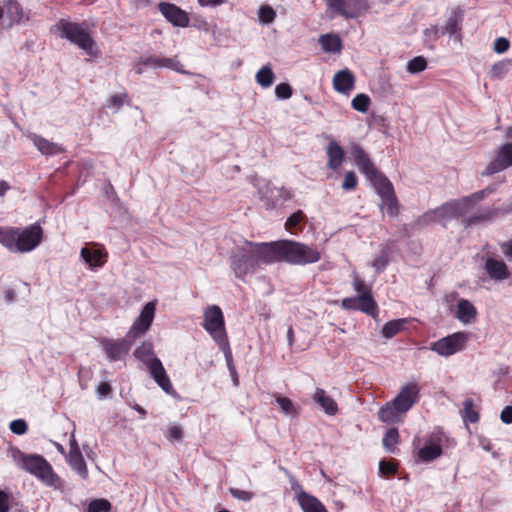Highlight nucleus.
<instances>
[{"label":"nucleus","mask_w":512,"mask_h":512,"mask_svg":"<svg viewBox=\"0 0 512 512\" xmlns=\"http://www.w3.org/2000/svg\"><path fill=\"white\" fill-rule=\"evenodd\" d=\"M9 428L12 433L16 435H23L27 432L28 425L24 419H16L10 423Z\"/></svg>","instance_id":"obj_48"},{"label":"nucleus","mask_w":512,"mask_h":512,"mask_svg":"<svg viewBox=\"0 0 512 512\" xmlns=\"http://www.w3.org/2000/svg\"><path fill=\"white\" fill-rule=\"evenodd\" d=\"M204 329L211 335L214 341L225 352L226 358L231 356L228 337L225 331L224 317L217 305L209 306L204 313Z\"/></svg>","instance_id":"obj_7"},{"label":"nucleus","mask_w":512,"mask_h":512,"mask_svg":"<svg viewBox=\"0 0 512 512\" xmlns=\"http://www.w3.org/2000/svg\"><path fill=\"white\" fill-rule=\"evenodd\" d=\"M105 255L102 253L101 250H91L87 247H83L81 249V257L82 259L89 264L90 267H98L102 266L104 263L103 257Z\"/></svg>","instance_id":"obj_31"},{"label":"nucleus","mask_w":512,"mask_h":512,"mask_svg":"<svg viewBox=\"0 0 512 512\" xmlns=\"http://www.w3.org/2000/svg\"><path fill=\"white\" fill-rule=\"evenodd\" d=\"M379 471L384 475H393L396 472V467L392 463L381 461L379 463Z\"/></svg>","instance_id":"obj_58"},{"label":"nucleus","mask_w":512,"mask_h":512,"mask_svg":"<svg viewBox=\"0 0 512 512\" xmlns=\"http://www.w3.org/2000/svg\"><path fill=\"white\" fill-rule=\"evenodd\" d=\"M260 200L267 209H274L292 198L290 190L283 186H276L271 182L259 189Z\"/></svg>","instance_id":"obj_10"},{"label":"nucleus","mask_w":512,"mask_h":512,"mask_svg":"<svg viewBox=\"0 0 512 512\" xmlns=\"http://www.w3.org/2000/svg\"><path fill=\"white\" fill-rule=\"evenodd\" d=\"M442 453L439 445H426L418 451V457L424 462H431L438 458Z\"/></svg>","instance_id":"obj_35"},{"label":"nucleus","mask_w":512,"mask_h":512,"mask_svg":"<svg viewBox=\"0 0 512 512\" xmlns=\"http://www.w3.org/2000/svg\"><path fill=\"white\" fill-rule=\"evenodd\" d=\"M439 37V29L437 26H431L424 30V42L432 43L436 41Z\"/></svg>","instance_id":"obj_54"},{"label":"nucleus","mask_w":512,"mask_h":512,"mask_svg":"<svg viewBox=\"0 0 512 512\" xmlns=\"http://www.w3.org/2000/svg\"><path fill=\"white\" fill-rule=\"evenodd\" d=\"M125 100H128V95L126 93H123L120 95L111 96L110 99L108 100V102H109V105L112 104L117 109H119L123 105Z\"/></svg>","instance_id":"obj_57"},{"label":"nucleus","mask_w":512,"mask_h":512,"mask_svg":"<svg viewBox=\"0 0 512 512\" xmlns=\"http://www.w3.org/2000/svg\"><path fill=\"white\" fill-rule=\"evenodd\" d=\"M304 219H305V214L301 210H298L288 217V219L285 223V226L287 229H292V228L296 227Z\"/></svg>","instance_id":"obj_53"},{"label":"nucleus","mask_w":512,"mask_h":512,"mask_svg":"<svg viewBox=\"0 0 512 512\" xmlns=\"http://www.w3.org/2000/svg\"><path fill=\"white\" fill-rule=\"evenodd\" d=\"M511 66H512V60H503V61H499V62L495 63L489 71L490 78H492V79L503 78L508 73Z\"/></svg>","instance_id":"obj_38"},{"label":"nucleus","mask_w":512,"mask_h":512,"mask_svg":"<svg viewBox=\"0 0 512 512\" xmlns=\"http://www.w3.org/2000/svg\"><path fill=\"white\" fill-rule=\"evenodd\" d=\"M10 510L9 495L0 490V512H8Z\"/></svg>","instance_id":"obj_60"},{"label":"nucleus","mask_w":512,"mask_h":512,"mask_svg":"<svg viewBox=\"0 0 512 512\" xmlns=\"http://www.w3.org/2000/svg\"><path fill=\"white\" fill-rule=\"evenodd\" d=\"M230 494L238 500L248 502L254 497V493L246 490H241L238 488H230L229 489Z\"/></svg>","instance_id":"obj_51"},{"label":"nucleus","mask_w":512,"mask_h":512,"mask_svg":"<svg viewBox=\"0 0 512 512\" xmlns=\"http://www.w3.org/2000/svg\"><path fill=\"white\" fill-rule=\"evenodd\" d=\"M67 462L83 479H88L87 466L79 449H70Z\"/></svg>","instance_id":"obj_26"},{"label":"nucleus","mask_w":512,"mask_h":512,"mask_svg":"<svg viewBox=\"0 0 512 512\" xmlns=\"http://www.w3.org/2000/svg\"><path fill=\"white\" fill-rule=\"evenodd\" d=\"M276 402L278 403V405L280 406V408L282 409V411L285 414L292 415V414L296 413L294 404H293V402L289 398L282 397V396H277L276 397Z\"/></svg>","instance_id":"obj_47"},{"label":"nucleus","mask_w":512,"mask_h":512,"mask_svg":"<svg viewBox=\"0 0 512 512\" xmlns=\"http://www.w3.org/2000/svg\"><path fill=\"white\" fill-rule=\"evenodd\" d=\"M475 206L468 196L451 200L435 209V213L441 219L460 218L467 215Z\"/></svg>","instance_id":"obj_12"},{"label":"nucleus","mask_w":512,"mask_h":512,"mask_svg":"<svg viewBox=\"0 0 512 512\" xmlns=\"http://www.w3.org/2000/svg\"><path fill=\"white\" fill-rule=\"evenodd\" d=\"M292 491L297 495V500L304 512H328L325 506L313 495L303 491L298 480L288 474Z\"/></svg>","instance_id":"obj_13"},{"label":"nucleus","mask_w":512,"mask_h":512,"mask_svg":"<svg viewBox=\"0 0 512 512\" xmlns=\"http://www.w3.org/2000/svg\"><path fill=\"white\" fill-rule=\"evenodd\" d=\"M388 263V254L386 251H382L381 254L374 259L372 266L376 269L377 272H382Z\"/></svg>","instance_id":"obj_52"},{"label":"nucleus","mask_w":512,"mask_h":512,"mask_svg":"<svg viewBox=\"0 0 512 512\" xmlns=\"http://www.w3.org/2000/svg\"><path fill=\"white\" fill-rule=\"evenodd\" d=\"M10 454L12 459L20 465L22 469L37 477L45 485L56 487L59 477L43 456L38 454H25L18 447H11Z\"/></svg>","instance_id":"obj_4"},{"label":"nucleus","mask_w":512,"mask_h":512,"mask_svg":"<svg viewBox=\"0 0 512 512\" xmlns=\"http://www.w3.org/2000/svg\"><path fill=\"white\" fill-rule=\"evenodd\" d=\"M354 289L359 293L358 296H366L369 298H373L370 292V289L365 284L364 280L359 277L354 278L353 282Z\"/></svg>","instance_id":"obj_50"},{"label":"nucleus","mask_w":512,"mask_h":512,"mask_svg":"<svg viewBox=\"0 0 512 512\" xmlns=\"http://www.w3.org/2000/svg\"><path fill=\"white\" fill-rule=\"evenodd\" d=\"M329 9L345 19H355L366 9L365 0H325Z\"/></svg>","instance_id":"obj_15"},{"label":"nucleus","mask_w":512,"mask_h":512,"mask_svg":"<svg viewBox=\"0 0 512 512\" xmlns=\"http://www.w3.org/2000/svg\"><path fill=\"white\" fill-rule=\"evenodd\" d=\"M137 338L131 335L128 331L124 338L114 340L109 338H102L100 343L105 351L107 357L111 361L122 360L128 355L132 345Z\"/></svg>","instance_id":"obj_9"},{"label":"nucleus","mask_w":512,"mask_h":512,"mask_svg":"<svg viewBox=\"0 0 512 512\" xmlns=\"http://www.w3.org/2000/svg\"><path fill=\"white\" fill-rule=\"evenodd\" d=\"M501 251L505 257L512 261V239L500 244Z\"/></svg>","instance_id":"obj_63"},{"label":"nucleus","mask_w":512,"mask_h":512,"mask_svg":"<svg viewBox=\"0 0 512 512\" xmlns=\"http://www.w3.org/2000/svg\"><path fill=\"white\" fill-rule=\"evenodd\" d=\"M476 315V308L470 301L466 299H460L458 301L456 317L460 322L464 324L471 323L475 319Z\"/></svg>","instance_id":"obj_28"},{"label":"nucleus","mask_w":512,"mask_h":512,"mask_svg":"<svg viewBox=\"0 0 512 512\" xmlns=\"http://www.w3.org/2000/svg\"><path fill=\"white\" fill-rule=\"evenodd\" d=\"M370 102H371L370 98L366 94L360 93V94H357L352 99L351 105H352L353 109H355L356 111L365 113L369 109Z\"/></svg>","instance_id":"obj_42"},{"label":"nucleus","mask_w":512,"mask_h":512,"mask_svg":"<svg viewBox=\"0 0 512 512\" xmlns=\"http://www.w3.org/2000/svg\"><path fill=\"white\" fill-rule=\"evenodd\" d=\"M468 197L470 198L473 205L475 206L477 203L483 201L486 197H488V195L486 194L485 190L482 189V190L476 191V192L468 195Z\"/></svg>","instance_id":"obj_61"},{"label":"nucleus","mask_w":512,"mask_h":512,"mask_svg":"<svg viewBox=\"0 0 512 512\" xmlns=\"http://www.w3.org/2000/svg\"><path fill=\"white\" fill-rule=\"evenodd\" d=\"M112 508L111 503L104 498L94 499L88 505V512H109Z\"/></svg>","instance_id":"obj_43"},{"label":"nucleus","mask_w":512,"mask_h":512,"mask_svg":"<svg viewBox=\"0 0 512 512\" xmlns=\"http://www.w3.org/2000/svg\"><path fill=\"white\" fill-rule=\"evenodd\" d=\"M270 243H253L246 241L244 245L236 246L230 254L229 263L236 278L245 281L248 274L257 271L260 264L275 262Z\"/></svg>","instance_id":"obj_1"},{"label":"nucleus","mask_w":512,"mask_h":512,"mask_svg":"<svg viewBox=\"0 0 512 512\" xmlns=\"http://www.w3.org/2000/svg\"><path fill=\"white\" fill-rule=\"evenodd\" d=\"M32 139L34 145L42 154L56 155L64 151V149L58 144L50 142L41 136L34 135Z\"/></svg>","instance_id":"obj_30"},{"label":"nucleus","mask_w":512,"mask_h":512,"mask_svg":"<svg viewBox=\"0 0 512 512\" xmlns=\"http://www.w3.org/2000/svg\"><path fill=\"white\" fill-rule=\"evenodd\" d=\"M511 166L512 142H507L499 148L495 158L487 164L485 171L482 174L485 176H490Z\"/></svg>","instance_id":"obj_16"},{"label":"nucleus","mask_w":512,"mask_h":512,"mask_svg":"<svg viewBox=\"0 0 512 512\" xmlns=\"http://www.w3.org/2000/svg\"><path fill=\"white\" fill-rule=\"evenodd\" d=\"M2 8L10 20V25L19 24L25 18L24 10L17 0H4Z\"/></svg>","instance_id":"obj_25"},{"label":"nucleus","mask_w":512,"mask_h":512,"mask_svg":"<svg viewBox=\"0 0 512 512\" xmlns=\"http://www.w3.org/2000/svg\"><path fill=\"white\" fill-rule=\"evenodd\" d=\"M500 419L505 424H511L512 423V406H506L501 411Z\"/></svg>","instance_id":"obj_62"},{"label":"nucleus","mask_w":512,"mask_h":512,"mask_svg":"<svg viewBox=\"0 0 512 512\" xmlns=\"http://www.w3.org/2000/svg\"><path fill=\"white\" fill-rule=\"evenodd\" d=\"M159 10L165 19L173 26L184 28L189 25L190 19L188 14L175 4L161 2L159 4Z\"/></svg>","instance_id":"obj_18"},{"label":"nucleus","mask_w":512,"mask_h":512,"mask_svg":"<svg viewBox=\"0 0 512 512\" xmlns=\"http://www.w3.org/2000/svg\"><path fill=\"white\" fill-rule=\"evenodd\" d=\"M510 43L508 39L499 37L494 42V51L498 54H502L509 49Z\"/></svg>","instance_id":"obj_55"},{"label":"nucleus","mask_w":512,"mask_h":512,"mask_svg":"<svg viewBox=\"0 0 512 512\" xmlns=\"http://www.w3.org/2000/svg\"><path fill=\"white\" fill-rule=\"evenodd\" d=\"M380 209L386 211L390 217H396L399 213L398 201L395 194L382 199Z\"/></svg>","instance_id":"obj_40"},{"label":"nucleus","mask_w":512,"mask_h":512,"mask_svg":"<svg viewBox=\"0 0 512 512\" xmlns=\"http://www.w3.org/2000/svg\"><path fill=\"white\" fill-rule=\"evenodd\" d=\"M326 152L328 156V168L332 170L338 169L344 159V150L342 147L336 141H331L326 148Z\"/></svg>","instance_id":"obj_27"},{"label":"nucleus","mask_w":512,"mask_h":512,"mask_svg":"<svg viewBox=\"0 0 512 512\" xmlns=\"http://www.w3.org/2000/svg\"><path fill=\"white\" fill-rule=\"evenodd\" d=\"M355 85V77L348 69L338 71L333 78L334 89L343 94H349Z\"/></svg>","instance_id":"obj_23"},{"label":"nucleus","mask_w":512,"mask_h":512,"mask_svg":"<svg viewBox=\"0 0 512 512\" xmlns=\"http://www.w3.org/2000/svg\"><path fill=\"white\" fill-rule=\"evenodd\" d=\"M112 391L111 385L107 382H101L97 388V392L99 396L106 397L108 396Z\"/></svg>","instance_id":"obj_64"},{"label":"nucleus","mask_w":512,"mask_h":512,"mask_svg":"<svg viewBox=\"0 0 512 512\" xmlns=\"http://www.w3.org/2000/svg\"><path fill=\"white\" fill-rule=\"evenodd\" d=\"M499 217L497 207H480L476 212L463 219L465 227H472L482 223H489Z\"/></svg>","instance_id":"obj_20"},{"label":"nucleus","mask_w":512,"mask_h":512,"mask_svg":"<svg viewBox=\"0 0 512 512\" xmlns=\"http://www.w3.org/2000/svg\"><path fill=\"white\" fill-rule=\"evenodd\" d=\"M42 238L43 230L38 223H34L21 231L16 229V252L32 251L41 243Z\"/></svg>","instance_id":"obj_11"},{"label":"nucleus","mask_w":512,"mask_h":512,"mask_svg":"<svg viewBox=\"0 0 512 512\" xmlns=\"http://www.w3.org/2000/svg\"><path fill=\"white\" fill-rule=\"evenodd\" d=\"M435 216H438L436 213H435V210L432 211V212H426L424 213L422 216H420L417 220V223L419 225H422V226H427L429 225L431 222L434 221V217Z\"/></svg>","instance_id":"obj_59"},{"label":"nucleus","mask_w":512,"mask_h":512,"mask_svg":"<svg viewBox=\"0 0 512 512\" xmlns=\"http://www.w3.org/2000/svg\"><path fill=\"white\" fill-rule=\"evenodd\" d=\"M402 414V411L396 405H393V401L386 403L378 411L379 420L384 423H396L400 421Z\"/></svg>","instance_id":"obj_29"},{"label":"nucleus","mask_w":512,"mask_h":512,"mask_svg":"<svg viewBox=\"0 0 512 512\" xmlns=\"http://www.w3.org/2000/svg\"><path fill=\"white\" fill-rule=\"evenodd\" d=\"M151 67L154 69L169 68L179 73H186L182 69V64L177 57L167 58L158 55H150L147 57H141L136 68V73L142 74L144 68Z\"/></svg>","instance_id":"obj_14"},{"label":"nucleus","mask_w":512,"mask_h":512,"mask_svg":"<svg viewBox=\"0 0 512 512\" xmlns=\"http://www.w3.org/2000/svg\"><path fill=\"white\" fill-rule=\"evenodd\" d=\"M155 314V304L153 302H148L142 309L139 317L135 320L129 332L131 335L135 336V338H139L151 326Z\"/></svg>","instance_id":"obj_19"},{"label":"nucleus","mask_w":512,"mask_h":512,"mask_svg":"<svg viewBox=\"0 0 512 512\" xmlns=\"http://www.w3.org/2000/svg\"><path fill=\"white\" fill-rule=\"evenodd\" d=\"M258 16L263 24H270L274 21L276 17V12L271 6L264 5L260 7Z\"/></svg>","instance_id":"obj_45"},{"label":"nucleus","mask_w":512,"mask_h":512,"mask_svg":"<svg viewBox=\"0 0 512 512\" xmlns=\"http://www.w3.org/2000/svg\"><path fill=\"white\" fill-rule=\"evenodd\" d=\"M313 400L321 407V409L329 416H334L338 412L336 401L322 388H316L313 394Z\"/></svg>","instance_id":"obj_24"},{"label":"nucleus","mask_w":512,"mask_h":512,"mask_svg":"<svg viewBox=\"0 0 512 512\" xmlns=\"http://www.w3.org/2000/svg\"><path fill=\"white\" fill-rule=\"evenodd\" d=\"M426 66H427L426 59L422 56H417L408 62L407 70L411 74H416V73H419V72H422L423 70H425Z\"/></svg>","instance_id":"obj_44"},{"label":"nucleus","mask_w":512,"mask_h":512,"mask_svg":"<svg viewBox=\"0 0 512 512\" xmlns=\"http://www.w3.org/2000/svg\"><path fill=\"white\" fill-rule=\"evenodd\" d=\"M319 41L325 52L337 53L342 48L341 39L337 35L325 34Z\"/></svg>","instance_id":"obj_32"},{"label":"nucleus","mask_w":512,"mask_h":512,"mask_svg":"<svg viewBox=\"0 0 512 512\" xmlns=\"http://www.w3.org/2000/svg\"><path fill=\"white\" fill-rule=\"evenodd\" d=\"M166 437H167L169 440H175V441H179V440H181V439H182V437H183V431H182V428H181L180 426H177V425L171 426V427L167 430Z\"/></svg>","instance_id":"obj_56"},{"label":"nucleus","mask_w":512,"mask_h":512,"mask_svg":"<svg viewBox=\"0 0 512 512\" xmlns=\"http://www.w3.org/2000/svg\"><path fill=\"white\" fill-rule=\"evenodd\" d=\"M419 387L416 383L410 382L405 384L392 400L402 413H406L418 401Z\"/></svg>","instance_id":"obj_17"},{"label":"nucleus","mask_w":512,"mask_h":512,"mask_svg":"<svg viewBox=\"0 0 512 512\" xmlns=\"http://www.w3.org/2000/svg\"><path fill=\"white\" fill-rule=\"evenodd\" d=\"M351 157L359 171L375 188L377 194L383 199L395 194L391 181L375 167L366 151L356 143L350 147Z\"/></svg>","instance_id":"obj_3"},{"label":"nucleus","mask_w":512,"mask_h":512,"mask_svg":"<svg viewBox=\"0 0 512 512\" xmlns=\"http://www.w3.org/2000/svg\"><path fill=\"white\" fill-rule=\"evenodd\" d=\"M342 307L349 310H360L369 315H374L377 309L374 299L366 296L344 298Z\"/></svg>","instance_id":"obj_21"},{"label":"nucleus","mask_w":512,"mask_h":512,"mask_svg":"<svg viewBox=\"0 0 512 512\" xmlns=\"http://www.w3.org/2000/svg\"><path fill=\"white\" fill-rule=\"evenodd\" d=\"M134 356L147 367L151 377L164 392L167 394L174 392L173 385L161 360L155 356L152 342H143L135 349Z\"/></svg>","instance_id":"obj_5"},{"label":"nucleus","mask_w":512,"mask_h":512,"mask_svg":"<svg viewBox=\"0 0 512 512\" xmlns=\"http://www.w3.org/2000/svg\"><path fill=\"white\" fill-rule=\"evenodd\" d=\"M0 243L8 250L16 252V228L3 229L0 232Z\"/></svg>","instance_id":"obj_36"},{"label":"nucleus","mask_w":512,"mask_h":512,"mask_svg":"<svg viewBox=\"0 0 512 512\" xmlns=\"http://www.w3.org/2000/svg\"><path fill=\"white\" fill-rule=\"evenodd\" d=\"M405 324L406 319H396L385 323L382 327L383 337L387 339L394 337L396 334L403 330Z\"/></svg>","instance_id":"obj_34"},{"label":"nucleus","mask_w":512,"mask_h":512,"mask_svg":"<svg viewBox=\"0 0 512 512\" xmlns=\"http://www.w3.org/2000/svg\"><path fill=\"white\" fill-rule=\"evenodd\" d=\"M55 27L59 31L60 37L69 40L84 50L89 56L96 57L99 50L87 27L84 23L69 22L64 19L60 20Z\"/></svg>","instance_id":"obj_6"},{"label":"nucleus","mask_w":512,"mask_h":512,"mask_svg":"<svg viewBox=\"0 0 512 512\" xmlns=\"http://www.w3.org/2000/svg\"><path fill=\"white\" fill-rule=\"evenodd\" d=\"M461 414L464 421H469L471 423L479 421V413L474 410V402L470 398L464 400Z\"/></svg>","instance_id":"obj_39"},{"label":"nucleus","mask_w":512,"mask_h":512,"mask_svg":"<svg viewBox=\"0 0 512 512\" xmlns=\"http://www.w3.org/2000/svg\"><path fill=\"white\" fill-rule=\"evenodd\" d=\"M292 92V87L288 83H280L275 87V95L279 99H289Z\"/></svg>","instance_id":"obj_49"},{"label":"nucleus","mask_w":512,"mask_h":512,"mask_svg":"<svg viewBox=\"0 0 512 512\" xmlns=\"http://www.w3.org/2000/svg\"><path fill=\"white\" fill-rule=\"evenodd\" d=\"M275 262L285 261L294 265L316 263L321 259V253L316 248L292 240L271 242Z\"/></svg>","instance_id":"obj_2"},{"label":"nucleus","mask_w":512,"mask_h":512,"mask_svg":"<svg viewBox=\"0 0 512 512\" xmlns=\"http://www.w3.org/2000/svg\"><path fill=\"white\" fill-rule=\"evenodd\" d=\"M357 176L354 171L346 172L344 176V181L342 183V189L345 191L354 190L357 187Z\"/></svg>","instance_id":"obj_46"},{"label":"nucleus","mask_w":512,"mask_h":512,"mask_svg":"<svg viewBox=\"0 0 512 512\" xmlns=\"http://www.w3.org/2000/svg\"><path fill=\"white\" fill-rule=\"evenodd\" d=\"M275 80L274 72L270 65H264L257 73H256V81L257 83L263 87H270Z\"/></svg>","instance_id":"obj_33"},{"label":"nucleus","mask_w":512,"mask_h":512,"mask_svg":"<svg viewBox=\"0 0 512 512\" xmlns=\"http://www.w3.org/2000/svg\"><path fill=\"white\" fill-rule=\"evenodd\" d=\"M484 270L495 281H503L510 276L509 269L503 260L489 257L484 264Z\"/></svg>","instance_id":"obj_22"},{"label":"nucleus","mask_w":512,"mask_h":512,"mask_svg":"<svg viewBox=\"0 0 512 512\" xmlns=\"http://www.w3.org/2000/svg\"><path fill=\"white\" fill-rule=\"evenodd\" d=\"M398 441H399L398 430L396 428H390L385 433L382 443H383L384 448L388 452H394L395 446L398 443Z\"/></svg>","instance_id":"obj_41"},{"label":"nucleus","mask_w":512,"mask_h":512,"mask_svg":"<svg viewBox=\"0 0 512 512\" xmlns=\"http://www.w3.org/2000/svg\"><path fill=\"white\" fill-rule=\"evenodd\" d=\"M462 20V16L460 11H454L452 15L448 18L445 26L441 28V34H449L450 36L454 35L459 29V23Z\"/></svg>","instance_id":"obj_37"},{"label":"nucleus","mask_w":512,"mask_h":512,"mask_svg":"<svg viewBox=\"0 0 512 512\" xmlns=\"http://www.w3.org/2000/svg\"><path fill=\"white\" fill-rule=\"evenodd\" d=\"M469 333L455 332L430 344L429 349L440 356L449 357L465 349Z\"/></svg>","instance_id":"obj_8"}]
</instances>
